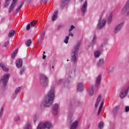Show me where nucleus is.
Returning a JSON list of instances; mask_svg holds the SVG:
<instances>
[{"instance_id": "f257e3e1", "label": "nucleus", "mask_w": 129, "mask_h": 129, "mask_svg": "<svg viewBox=\"0 0 129 129\" xmlns=\"http://www.w3.org/2000/svg\"><path fill=\"white\" fill-rule=\"evenodd\" d=\"M55 98V90L54 88H51L49 91L47 96L45 97V100L43 102L44 107H49L53 103Z\"/></svg>"}, {"instance_id": "f03ea898", "label": "nucleus", "mask_w": 129, "mask_h": 129, "mask_svg": "<svg viewBox=\"0 0 129 129\" xmlns=\"http://www.w3.org/2000/svg\"><path fill=\"white\" fill-rule=\"evenodd\" d=\"M80 46V42L78 43L76 46H75L72 52V61L74 63L77 62V54H78V50H79V46Z\"/></svg>"}, {"instance_id": "7ed1b4c3", "label": "nucleus", "mask_w": 129, "mask_h": 129, "mask_svg": "<svg viewBox=\"0 0 129 129\" xmlns=\"http://www.w3.org/2000/svg\"><path fill=\"white\" fill-rule=\"evenodd\" d=\"M52 127H53V125L52 123L49 121H46L39 123L37 126V129H50L52 128Z\"/></svg>"}, {"instance_id": "20e7f679", "label": "nucleus", "mask_w": 129, "mask_h": 129, "mask_svg": "<svg viewBox=\"0 0 129 129\" xmlns=\"http://www.w3.org/2000/svg\"><path fill=\"white\" fill-rule=\"evenodd\" d=\"M40 84L42 86H47L48 85V78L44 75H40Z\"/></svg>"}, {"instance_id": "39448f33", "label": "nucleus", "mask_w": 129, "mask_h": 129, "mask_svg": "<svg viewBox=\"0 0 129 129\" xmlns=\"http://www.w3.org/2000/svg\"><path fill=\"white\" fill-rule=\"evenodd\" d=\"M10 76L11 75L9 74L4 75L0 80V83H3L4 86H6L9 81V78H10Z\"/></svg>"}, {"instance_id": "423d86ee", "label": "nucleus", "mask_w": 129, "mask_h": 129, "mask_svg": "<svg viewBox=\"0 0 129 129\" xmlns=\"http://www.w3.org/2000/svg\"><path fill=\"white\" fill-rule=\"evenodd\" d=\"M129 88H124L122 89L120 93V98H124L125 96L127 95V93H128Z\"/></svg>"}, {"instance_id": "0eeeda50", "label": "nucleus", "mask_w": 129, "mask_h": 129, "mask_svg": "<svg viewBox=\"0 0 129 129\" xmlns=\"http://www.w3.org/2000/svg\"><path fill=\"white\" fill-rule=\"evenodd\" d=\"M129 88H124L122 89L120 93V98H124L125 96L127 95V93H128Z\"/></svg>"}, {"instance_id": "6e6552de", "label": "nucleus", "mask_w": 129, "mask_h": 129, "mask_svg": "<svg viewBox=\"0 0 129 129\" xmlns=\"http://www.w3.org/2000/svg\"><path fill=\"white\" fill-rule=\"evenodd\" d=\"M102 18L101 17L100 18V19L99 20L98 24L97 26V29H102L104 26H105V24H106V21L105 20L103 19V20H101Z\"/></svg>"}, {"instance_id": "1a4fd4ad", "label": "nucleus", "mask_w": 129, "mask_h": 129, "mask_svg": "<svg viewBox=\"0 0 129 129\" xmlns=\"http://www.w3.org/2000/svg\"><path fill=\"white\" fill-rule=\"evenodd\" d=\"M87 11V1H85L81 8V12L83 15H85V13Z\"/></svg>"}, {"instance_id": "9d476101", "label": "nucleus", "mask_w": 129, "mask_h": 129, "mask_svg": "<svg viewBox=\"0 0 129 129\" xmlns=\"http://www.w3.org/2000/svg\"><path fill=\"white\" fill-rule=\"evenodd\" d=\"M129 9V0L127 1L126 4H125L123 8L122 9V11H121V14H124V13H126L127 10Z\"/></svg>"}, {"instance_id": "9b49d317", "label": "nucleus", "mask_w": 129, "mask_h": 129, "mask_svg": "<svg viewBox=\"0 0 129 129\" xmlns=\"http://www.w3.org/2000/svg\"><path fill=\"white\" fill-rule=\"evenodd\" d=\"M58 104H55L52 107V113L54 115H57L58 114Z\"/></svg>"}, {"instance_id": "f8f14e48", "label": "nucleus", "mask_w": 129, "mask_h": 129, "mask_svg": "<svg viewBox=\"0 0 129 129\" xmlns=\"http://www.w3.org/2000/svg\"><path fill=\"white\" fill-rule=\"evenodd\" d=\"M77 89H78V91H79V92H81V91H83V90L84 89V87L82 83H79L78 84Z\"/></svg>"}, {"instance_id": "ddd939ff", "label": "nucleus", "mask_w": 129, "mask_h": 129, "mask_svg": "<svg viewBox=\"0 0 129 129\" xmlns=\"http://www.w3.org/2000/svg\"><path fill=\"white\" fill-rule=\"evenodd\" d=\"M17 0H13L12 3L9 8V12L12 13L15 7H16V3H17Z\"/></svg>"}, {"instance_id": "4468645a", "label": "nucleus", "mask_w": 129, "mask_h": 129, "mask_svg": "<svg viewBox=\"0 0 129 129\" xmlns=\"http://www.w3.org/2000/svg\"><path fill=\"white\" fill-rule=\"evenodd\" d=\"M101 81V76L99 75L96 80L95 86L96 87H98L100 85V82Z\"/></svg>"}, {"instance_id": "2eb2a0df", "label": "nucleus", "mask_w": 129, "mask_h": 129, "mask_svg": "<svg viewBox=\"0 0 129 129\" xmlns=\"http://www.w3.org/2000/svg\"><path fill=\"white\" fill-rule=\"evenodd\" d=\"M122 26H123V22H122L120 24L116 26L115 28L114 33H117V32H118V31H119L121 29Z\"/></svg>"}, {"instance_id": "dca6fc26", "label": "nucleus", "mask_w": 129, "mask_h": 129, "mask_svg": "<svg viewBox=\"0 0 129 129\" xmlns=\"http://www.w3.org/2000/svg\"><path fill=\"white\" fill-rule=\"evenodd\" d=\"M22 65H23V60L21 59H19L16 61V66L18 68H20L22 67Z\"/></svg>"}, {"instance_id": "f3484780", "label": "nucleus", "mask_w": 129, "mask_h": 129, "mask_svg": "<svg viewBox=\"0 0 129 129\" xmlns=\"http://www.w3.org/2000/svg\"><path fill=\"white\" fill-rule=\"evenodd\" d=\"M100 100H101V95H99L96 101V103L95 105L96 108L98 107V104H99V102H100Z\"/></svg>"}, {"instance_id": "a211bd4d", "label": "nucleus", "mask_w": 129, "mask_h": 129, "mask_svg": "<svg viewBox=\"0 0 129 129\" xmlns=\"http://www.w3.org/2000/svg\"><path fill=\"white\" fill-rule=\"evenodd\" d=\"M78 125V121H75L71 126V129H76Z\"/></svg>"}, {"instance_id": "6ab92c4d", "label": "nucleus", "mask_w": 129, "mask_h": 129, "mask_svg": "<svg viewBox=\"0 0 129 129\" xmlns=\"http://www.w3.org/2000/svg\"><path fill=\"white\" fill-rule=\"evenodd\" d=\"M88 93L89 95H90V96L93 95V93H94V91L93 90V87H90L89 88Z\"/></svg>"}, {"instance_id": "aec40b11", "label": "nucleus", "mask_w": 129, "mask_h": 129, "mask_svg": "<svg viewBox=\"0 0 129 129\" xmlns=\"http://www.w3.org/2000/svg\"><path fill=\"white\" fill-rule=\"evenodd\" d=\"M0 67H1L4 70V71H5V72H9V69L6 67V66L3 63L0 62Z\"/></svg>"}, {"instance_id": "412c9836", "label": "nucleus", "mask_w": 129, "mask_h": 129, "mask_svg": "<svg viewBox=\"0 0 129 129\" xmlns=\"http://www.w3.org/2000/svg\"><path fill=\"white\" fill-rule=\"evenodd\" d=\"M104 63V59L103 58L100 59L99 60V62L97 63V67H100L101 66H102Z\"/></svg>"}, {"instance_id": "4be33fe9", "label": "nucleus", "mask_w": 129, "mask_h": 129, "mask_svg": "<svg viewBox=\"0 0 129 129\" xmlns=\"http://www.w3.org/2000/svg\"><path fill=\"white\" fill-rule=\"evenodd\" d=\"M112 20V13H110L108 19L107 20V22L108 24H110L111 23V21Z\"/></svg>"}, {"instance_id": "5701e85b", "label": "nucleus", "mask_w": 129, "mask_h": 129, "mask_svg": "<svg viewBox=\"0 0 129 129\" xmlns=\"http://www.w3.org/2000/svg\"><path fill=\"white\" fill-rule=\"evenodd\" d=\"M58 15V11L54 12L53 15L52 17V21H56V19H57V17Z\"/></svg>"}, {"instance_id": "b1692460", "label": "nucleus", "mask_w": 129, "mask_h": 129, "mask_svg": "<svg viewBox=\"0 0 129 129\" xmlns=\"http://www.w3.org/2000/svg\"><path fill=\"white\" fill-rule=\"evenodd\" d=\"M23 129H32V125L29 122H27L24 127Z\"/></svg>"}, {"instance_id": "393cba45", "label": "nucleus", "mask_w": 129, "mask_h": 129, "mask_svg": "<svg viewBox=\"0 0 129 129\" xmlns=\"http://www.w3.org/2000/svg\"><path fill=\"white\" fill-rule=\"evenodd\" d=\"M102 107H103V102H102L99 108V110L98 111V115H99V114H100V112H101V110L102 109Z\"/></svg>"}, {"instance_id": "a878e982", "label": "nucleus", "mask_w": 129, "mask_h": 129, "mask_svg": "<svg viewBox=\"0 0 129 129\" xmlns=\"http://www.w3.org/2000/svg\"><path fill=\"white\" fill-rule=\"evenodd\" d=\"M15 33L16 32H15L14 30H12L10 31V33H9L8 36L10 38H12V37H14Z\"/></svg>"}, {"instance_id": "bb28decb", "label": "nucleus", "mask_w": 129, "mask_h": 129, "mask_svg": "<svg viewBox=\"0 0 129 129\" xmlns=\"http://www.w3.org/2000/svg\"><path fill=\"white\" fill-rule=\"evenodd\" d=\"M94 56L95 58H98L99 56H100V51H96L94 53Z\"/></svg>"}, {"instance_id": "cd10ccee", "label": "nucleus", "mask_w": 129, "mask_h": 129, "mask_svg": "<svg viewBox=\"0 0 129 129\" xmlns=\"http://www.w3.org/2000/svg\"><path fill=\"white\" fill-rule=\"evenodd\" d=\"M18 53V49H16L12 54L11 57L13 59L16 57V54Z\"/></svg>"}, {"instance_id": "c85d7f7f", "label": "nucleus", "mask_w": 129, "mask_h": 129, "mask_svg": "<svg viewBox=\"0 0 129 129\" xmlns=\"http://www.w3.org/2000/svg\"><path fill=\"white\" fill-rule=\"evenodd\" d=\"M31 44H32V40H31V39L28 40L26 42V45L28 47H30V46H31Z\"/></svg>"}, {"instance_id": "c756f323", "label": "nucleus", "mask_w": 129, "mask_h": 129, "mask_svg": "<svg viewBox=\"0 0 129 129\" xmlns=\"http://www.w3.org/2000/svg\"><path fill=\"white\" fill-rule=\"evenodd\" d=\"M103 126H104V123H103V122H101L99 123L98 128L102 129L103 128Z\"/></svg>"}, {"instance_id": "7c9ffc66", "label": "nucleus", "mask_w": 129, "mask_h": 129, "mask_svg": "<svg viewBox=\"0 0 129 129\" xmlns=\"http://www.w3.org/2000/svg\"><path fill=\"white\" fill-rule=\"evenodd\" d=\"M45 38V32H42L40 35V41H43Z\"/></svg>"}, {"instance_id": "2f4dec72", "label": "nucleus", "mask_w": 129, "mask_h": 129, "mask_svg": "<svg viewBox=\"0 0 129 129\" xmlns=\"http://www.w3.org/2000/svg\"><path fill=\"white\" fill-rule=\"evenodd\" d=\"M21 89H22V88L21 87L17 88L15 90V94H18V93H19V92L21 91Z\"/></svg>"}, {"instance_id": "473e14b6", "label": "nucleus", "mask_w": 129, "mask_h": 129, "mask_svg": "<svg viewBox=\"0 0 129 129\" xmlns=\"http://www.w3.org/2000/svg\"><path fill=\"white\" fill-rule=\"evenodd\" d=\"M36 24H37V21H32V22L30 23L31 27H34L35 25H36Z\"/></svg>"}, {"instance_id": "72a5a7b5", "label": "nucleus", "mask_w": 129, "mask_h": 129, "mask_svg": "<svg viewBox=\"0 0 129 129\" xmlns=\"http://www.w3.org/2000/svg\"><path fill=\"white\" fill-rule=\"evenodd\" d=\"M11 0H6V5L5 6V8H7V7H9V5H10V2Z\"/></svg>"}, {"instance_id": "f704fd0d", "label": "nucleus", "mask_w": 129, "mask_h": 129, "mask_svg": "<svg viewBox=\"0 0 129 129\" xmlns=\"http://www.w3.org/2000/svg\"><path fill=\"white\" fill-rule=\"evenodd\" d=\"M96 42V36L94 35L93 37V39L92 40V43L93 44H94Z\"/></svg>"}, {"instance_id": "c9c22d12", "label": "nucleus", "mask_w": 129, "mask_h": 129, "mask_svg": "<svg viewBox=\"0 0 129 129\" xmlns=\"http://www.w3.org/2000/svg\"><path fill=\"white\" fill-rule=\"evenodd\" d=\"M69 40V36H67L65 39L64 40V43H66V44H68Z\"/></svg>"}, {"instance_id": "e433bc0d", "label": "nucleus", "mask_w": 129, "mask_h": 129, "mask_svg": "<svg viewBox=\"0 0 129 129\" xmlns=\"http://www.w3.org/2000/svg\"><path fill=\"white\" fill-rule=\"evenodd\" d=\"M9 43H10V41L8 40L5 43L4 45V47H7V46H8V45H9Z\"/></svg>"}, {"instance_id": "4c0bfd02", "label": "nucleus", "mask_w": 129, "mask_h": 129, "mask_svg": "<svg viewBox=\"0 0 129 129\" xmlns=\"http://www.w3.org/2000/svg\"><path fill=\"white\" fill-rule=\"evenodd\" d=\"M69 1H70V0H64V1H62V2H61L62 6L67 4V2H69Z\"/></svg>"}, {"instance_id": "58836bf2", "label": "nucleus", "mask_w": 129, "mask_h": 129, "mask_svg": "<svg viewBox=\"0 0 129 129\" xmlns=\"http://www.w3.org/2000/svg\"><path fill=\"white\" fill-rule=\"evenodd\" d=\"M23 6V4H21V6H20L17 9L16 12H19L20 10L22 8V7Z\"/></svg>"}, {"instance_id": "ea45409f", "label": "nucleus", "mask_w": 129, "mask_h": 129, "mask_svg": "<svg viewBox=\"0 0 129 129\" xmlns=\"http://www.w3.org/2000/svg\"><path fill=\"white\" fill-rule=\"evenodd\" d=\"M30 29H31V25L30 24H28V25L26 27V30L27 31H29V30H30Z\"/></svg>"}, {"instance_id": "a19ab883", "label": "nucleus", "mask_w": 129, "mask_h": 129, "mask_svg": "<svg viewBox=\"0 0 129 129\" xmlns=\"http://www.w3.org/2000/svg\"><path fill=\"white\" fill-rule=\"evenodd\" d=\"M34 121H36L37 119H38V115H35L33 118Z\"/></svg>"}, {"instance_id": "79ce46f5", "label": "nucleus", "mask_w": 129, "mask_h": 129, "mask_svg": "<svg viewBox=\"0 0 129 129\" xmlns=\"http://www.w3.org/2000/svg\"><path fill=\"white\" fill-rule=\"evenodd\" d=\"M4 112V107H2L0 111V115H2Z\"/></svg>"}, {"instance_id": "37998d69", "label": "nucleus", "mask_w": 129, "mask_h": 129, "mask_svg": "<svg viewBox=\"0 0 129 129\" xmlns=\"http://www.w3.org/2000/svg\"><path fill=\"white\" fill-rule=\"evenodd\" d=\"M62 82H63V80L60 79V80L58 81L57 84H61V83H62Z\"/></svg>"}, {"instance_id": "c03bdc74", "label": "nucleus", "mask_w": 129, "mask_h": 129, "mask_svg": "<svg viewBox=\"0 0 129 129\" xmlns=\"http://www.w3.org/2000/svg\"><path fill=\"white\" fill-rule=\"evenodd\" d=\"M20 120V117L17 116L15 117V121H19Z\"/></svg>"}, {"instance_id": "a18cd8bd", "label": "nucleus", "mask_w": 129, "mask_h": 129, "mask_svg": "<svg viewBox=\"0 0 129 129\" xmlns=\"http://www.w3.org/2000/svg\"><path fill=\"white\" fill-rule=\"evenodd\" d=\"M129 110V107L128 106H126L125 108V111L126 112H127V111H128Z\"/></svg>"}, {"instance_id": "49530a36", "label": "nucleus", "mask_w": 129, "mask_h": 129, "mask_svg": "<svg viewBox=\"0 0 129 129\" xmlns=\"http://www.w3.org/2000/svg\"><path fill=\"white\" fill-rule=\"evenodd\" d=\"M74 29V26L73 25H72L71 27V28L69 30V32L70 33V32H71V31H72V30Z\"/></svg>"}, {"instance_id": "de8ad7c7", "label": "nucleus", "mask_w": 129, "mask_h": 129, "mask_svg": "<svg viewBox=\"0 0 129 129\" xmlns=\"http://www.w3.org/2000/svg\"><path fill=\"white\" fill-rule=\"evenodd\" d=\"M46 58V55H44V54H43V57L42 59H45Z\"/></svg>"}, {"instance_id": "09e8293b", "label": "nucleus", "mask_w": 129, "mask_h": 129, "mask_svg": "<svg viewBox=\"0 0 129 129\" xmlns=\"http://www.w3.org/2000/svg\"><path fill=\"white\" fill-rule=\"evenodd\" d=\"M69 36H72V37H73V33H69Z\"/></svg>"}, {"instance_id": "8fccbe9b", "label": "nucleus", "mask_w": 129, "mask_h": 129, "mask_svg": "<svg viewBox=\"0 0 129 129\" xmlns=\"http://www.w3.org/2000/svg\"><path fill=\"white\" fill-rule=\"evenodd\" d=\"M23 72H24V70H21V75L23 74Z\"/></svg>"}, {"instance_id": "3c124183", "label": "nucleus", "mask_w": 129, "mask_h": 129, "mask_svg": "<svg viewBox=\"0 0 129 129\" xmlns=\"http://www.w3.org/2000/svg\"><path fill=\"white\" fill-rule=\"evenodd\" d=\"M43 54H45V51H43Z\"/></svg>"}, {"instance_id": "603ef678", "label": "nucleus", "mask_w": 129, "mask_h": 129, "mask_svg": "<svg viewBox=\"0 0 129 129\" xmlns=\"http://www.w3.org/2000/svg\"><path fill=\"white\" fill-rule=\"evenodd\" d=\"M81 1V2H82L83 0H80Z\"/></svg>"}, {"instance_id": "864d4df0", "label": "nucleus", "mask_w": 129, "mask_h": 129, "mask_svg": "<svg viewBox=\"0 0 129 129\" xmlns=\"http://www.w3.org/2000/svg\"><path fill=\"white\" fill-rule=\"evenodd\" d=\"M52 68H54V66H52Z\"/></svg>"}, {"instance_id": "5fc2aeb1", "label": "nucleus", "mask_w": 129, "mask_h": 129, "mask_svg": "<svg viewBox=\"0 0 129 129\" xmlns=\"http://www.w3.org/2000/svg\"><path fill=\"white\" fill-rule=\"evenodd\" d=\"M67 61H69V60L68 59Z\"/></svg>"}, {"instance_id": "6e6d98bb", "label": "nucleus", "mask_w": 129, "mask_h": 129, "mask_svg": "<svg viewBox=\"0 0 129 129\" xmlns=\"http://www.w3.org/2000/svg\"><path fill=\"white\" fill-rule=\"evenodd\" d=\"M59 28H60V26H59Z\"/></svg>"}]
</instances>
